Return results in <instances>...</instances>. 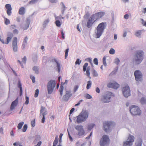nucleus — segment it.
Returning <instances> with one entry per match:
<instances>
[{"mask_svg":"<svg viewBox=\"0 0 146 146\" xmlns=\"http://www.w3.org/2000/svg\"><path fill=\"white\" fill-rule=\"evenodd\" d=\"M26 56H24L22 59V62H21L19 60H18V62H19L20 64L21 65V66H23V65L21 63L25 64L26 61Z\"/></svg>","mask_w":146,"mask_h":146,"instance_id":"5701e85b","label":"nucleus"},{"mask_svg":"<svg viewBox=\"0 0 146 146\" xmlns=\"http://www.w3.org/2000/svg\"><path fill=\"white\" fill-rule=\"evenodd\" d=\"M62 135H63V134L62 133H60V135L59 136V138H60L59 141L60 142H61L62 137Z\"/></svg>","mask_w":146,"mask_h":146,"instance_id":"e2e57ef3","label":"nucleus"},{"mask_svg":"<svg viewBox=\"0 0 146 146\" xmlns=\"http://www.w3.org/2000/svg\"><path fill=\"white\" fill-rule=\"evenodd\" d=\"M92 74L93 76L94 77H96L98 76V74L97 72L94 70H93L92 71Z\"/></svg>","mask_w":146,"mask_h":146,"instance_id":"4c0bfd02","label":"nucleus"},{"mask_svg":"<svg viewBox=\"0 0 146 146\" xmlns=\"http://www.w3.org/2000/svg\"><path fill=\"white\" fill-rule=\"evenodd\" d=\"M38 93H39L38 90L36 89L35 90V97H37L38 96Z\"/></svg>","mask_w":146,"mask_h":146,"instance_id":"a18cd8bd","label":"nucleus"},{"mask_svg":"<svg viewBox=\"0 0 146 146\" xmlns=\"http://www.w3.org/2000/svg\"><path fill=\"white\" fill-rule=\"evenodd\" d=\"M107 86L109 88H112L114 89H117L119 87V85L115 81H113L108 83L107 84Z\"/></svg>","mask_w":146,"mask_h":146,"instance_id":"f8f14e48","label":"nucleus"},{"mask_svg":"<svg viewBox=\"0 0 146 146\" xmlns=\"http://www.w3.org/2000/svg\"><path fill=\"white\" fill-rule=\"evenodd\" d=\"M124 18L126 19H128L129 18V15L128 14H126L124 16Z\"/></svg>","mask_w":146,"mask_h":146,"instance_id":"338daca9","label":"nucleus"},{"mask_svg":"<svg viewBox=\"0 0 146 146\" xmlns=\"http://www.w3.org/2000/svg\"><path fill=\"white\" fill-rule=\"evenodd\" d=\"M122 92L124 96L125 97H127L130 95L129 88L127 85L123 88Z\"/></svg>","mask_w":146,"mask_h":146,"instance_id":"9b49d317","label":"nucleus"},{"mask_svg":"<svg viewBox=\"0 0 146 146\" xmlns=\"http://www.w3.org/2000/svg\"><path fill=\"white\" fill-rule=\"evenodd\" d=\"M88 65V63H86L83 66V70L84 72L86 71V75L90 78H91V77L90 76V66L88 67L86 69V67Z\"/></svg>","mask_w":146,"mask_h":146,"instance_id":"ddd939ff","label":"nucleus"},{"mask_svg":"<svg viewBox=\"0 0 146 146\" xmlns=\"http://www.w3.org/2000/svg\"><path fill=\"white\" fill-rule=\"evenodd\" d=\"M65 10V6L63 4L62 5V11H61L62 14H64Z\"/></svg>","mask_w":146,"mask_h":146,"instance_id":"09e8293b","label":"nucleus"},{"mask_svg":"<svg viewBox=\"0 0 146 146\" xmlns=\"http://www.w3.org/2000/svg\"><path fill=\"white\" fill-rule=\"evenodd\" d=\"M72 94L71 93L70 91H67L66 92L65 95L64 96L66 98H69L72 96Z\"/></svg>","mask_w":146,"mask_h":146,"instance_id":"4be33fe9","label":"nucleus"},{"mask_svg":"<svg viewBox=\"0 0 146 146\" xmlns=\"http://www.w3.org/2000/svg\"><path fill=\"white\" fill-rule=\"evenodd\" d=\"M141 35V31L139 30L135 33V35L138 37H140Z\"/></svg>","mask_w":146,"mask_h":146,"instance_id":"c85d7f7f","label":"nucleus"},{"mask_svg":"<svg viewBox=\"0 0 146 146\" xmlns=\"http://www.w3.org/2000/svg\"><path fill=\"white\" fill-rule=\"evenodd\" d=\"M115 53V50L113 48H111L109 51V53L111 54H113Z\"/></svg>","mask_w":146,"mask_h":146,"instance_id":"79ce46f5","label":"nucleus"},{"mask_svg":"<svg viewBox=\"0 0 146 146\" xmlns=\"http://www.w3.org/2000/svg\"><path fill=\"white\" fill-rule=\"evenodd\" d=\"M68 83V81L67 80H66L64 83L62 82L61 84L59 89L60 93L61 96H62L63 94V91L64 89L63 85L65 84H67Z\"/></svg>","mask_w":146,"mask_h":146,"instance_id":"aec40b11","label":"nucleus"},{"mask_svg":"<svg viewBox=\"0 0 146 146\" xmlns=\"http://www.w3.org/2000/svg\"><path fill=\"white\" fill-rule=\"evenodd\" d=\"M45 110V108L41 106V108L40 110V115L42 116V118L41 120V122L44 123L45 120V115L46 114V111L44 112Z\"/></svg>","mask_w":146,"mask_h":146,"instance_id":"f3484780","label":"nucleus"},{"mask_svg":"<svg viewBox=\"0 0 146 146\" xmlns=\"http://www.w3.org/2000/svg\"><path fill=\"white\" fill-rule=\"evenodd\" d=\"M18 86L19 88H22L20 81H19L18 82Z\"/></svg>","mask_w":146,"mask_h":146,"instance_id":"6e6d98bb","label":"nucleus"},{"mask_svg":"<svg viewBox=\"0 0 146 146\" xmlns=\"http://www.w3.org/2000/svg\"><path fill=\"white\" fill-rule=\"evenodd\" d=\"M75 110V109L74 108H72V109L70 110V114H71Z\"/></svg>","mask_w":146,"mask_h":146,"instance_id":"680f3d73","label":"nucleus"},{"mask_svg":"<svg viewBox=\"0 0 146 146\" xmlns=\"http://www.w3.org/2000/svg\"><path fill=\"white\" fill-rule=\"evenodd\" d=\"M17 37H15L13 38L12 42L13 50L14 52H16L17 50Z\"/></svg>","mask_w":146,"mask_h":146,"instance_id":"4468645a","label":"nucleus"},{"mask_svg":"<svg viewBox=\"0 0 146 146\" xmlns=\"http://www.w3.org/2000/svg\"><path fill=\"white\" fill-rule=\"evenodd\" d=\"M86 60L87 61L89 62H90V64L92 66H93L92 60L91 58H89L86 59Z\"/></svg>","mask_w":146,"mask_h":146,"instance_id":"e433bc0d","label":"nucleus"},{"mask_svg":"<svg viewBox=\"0 0 146 146\" xmlns=\"http://www.w3.org/2000/svg\"><path fill=\"white\" fill-rule=\"evenodd\" d=\"M105 14V13L104 12L101 11L92 15L87 21V27L88 28L90 27L95 21L103 17Z\"/></svg>","mask_w":146,"mask_h":146,"instance_id":"f257e3e1","label":"nucleus"},{"mask_svg":"<svg viewBox=\"0 0 146 146\" xmlns=\"http://www.w3.org/2000/svg\"><path fill=\"white\" fill-rule=\"evenodd\" d=\"M78 88V86L77 85H76L74 86V92H75Z\"/></svg>","mask_w":146,"mask_h":146,"instance_id":"4d7b16f0","label":"nucleus"},{"mask_svg":"<svg viewBox=\"0 0 146 146\" xmlns=\"http://www.w3.org/2000/svg\"><path fill=\"white\" fill-rule=\"evenodd\" d=\"M94 63L96 65H98V59L96 58H94Z\"/></svg>","mask_w":146,"mask_h":146,"instance_id":"49530a36","label":"nucleus"},{"mask_svg":"<svg viewBox=\"0 0 146 146\" xmlns=\"http://www.w3.org/2000/svg\"><path fill=\"white\" fill-rule=\"evenodd\" d=\"M58 141V139H56V138H55V139L54 141L53 145L52 146H56V145L57 144Z\"/></svg>","mask_w":146,"mask_h":146,"instance_id":"ea45409f","label":"nucleus"},{"mask_svg":"<svg viewBox=\"0 0 146 146\" xmlns=\"http://www.w3.org/2000/svg\"><path fill=\"white\" fill-rule=\"evenodd\" d=\"M42 142L41 141H39L37 143V145L35 146H40Z\"/></svg>","mask_w":146,"mask_h":146,"instance_id":"774afa93","label":"nucleus"},{"mask_svg":"<svg viewBox=\"0 0 146 146\" xmlns=\"http://www.w3.org/2000/svg\"><path fill=\"white\" fill-rule=\"evenodd\" d=\"M35 119H34L31 121V124L32 127H34L35 126Z\"/></svg>","mask_w":146,"mask_h":146,"instance_id":"603ef678","label":"nucleus"},{"mask_svg":"<svg viewBox=\"0 0 146 146\" xmlns=\"http://www.w3.org/2000/svg\"><path fill=\"white\" fill-rule=\"evenodd\" d=\"M55 24L56 26L58 27H60L61 25L60 22L58 20H56V21Z\"/></svg>","mask_w":146,"mask_h":146,"instance_id":"a19ab883","label":"nucleus"},{"mask_svg":"<svg viewBox=\"0 0 146 146\" xmlns=\"http://www.w3.org/2000/svg\"><path fill=\"white\" fill-rule=\"evenodd\" d=\"M85 133V131L84 129L78 131V135L79 136H82Z\"/></svg>","mask_w":146,"mask_h":146,"instance_id":"a878e982","label":"nucleus"},{"mask_svg":"<svg viewBox=\"0 0 146 146\" xmlns=\"http://www.w3.org/2000/svg\"><path fill=\"white\" fill-rule=\"evenodd\" d=\"M39 0H32L30 1V3L34 4L37 2Z\"/></svg>","mask_w":146,"mask_h":146,"instance_id":"3c124183","label":"nucleus"},{"mask_svg":"<svg viewBox=\"0 0 146 146\" xmlns=\"http://www.w3.org/2000/svg\"><path fill=\"white\" fill-rule=\"evenodd\" d=\"M140 102L141 103L143 104H146V99L143 97L141 99Z\"/></svg>","mask_w":146,"mask_h":146,"instance_id":"2f4dec72","label":"nucleus"},{"mask_svg":"<svg viewBox=\"0 0 146 146\" xmlns=\"http://www.w3.org/2000/svg\"><path fill=\"white\" fill-rule=\"evenodd\" d=\"M113 96V94L110 92L106 93L104 96L102 100L104 103H107L110 101L111 98Z\"/></svg>","mask_w":146,"mask_h":146,"instance_id":"1a4fd4ad","label":"nucleus"},{"mask_svg":"<svg viewBox=\"0 0 146 146\" xmlns=\"http://www.w3.org/2000/svg\"><path fill=\"white\" fill-rule=\"evenodd\" d=\"M24 124V122H21V123H19L17 126V128L18 129H21L22 127L23 126V125Z\"/></svg>","mask_w":146,"mask_h":146,"instance_id":"7c9ffc66","label":"nucleus"},{"mask_svg":"<svg viewBox=\"0 0 146 146\" xmlns=\"http://www.w3.org/2000/svg\"><path fill=\"white\" fill-rule=\"evenodd\" d=\"M28 39V38L27 37H26L25 38V39L23 42V43H25V44H26L27 43V41Z\"/></svg>","mask_w":146,"mask_h":146,"instance_id":"052dcab7","label":"nucleus"},{"mask_svg":"<svg viewBox=\"0 0 146 146\" xmlns=\"http://www.w3.org/2000/svg\"><path fill=\"white\" fill-rule=\"evenodd\" d=\"M130 112L132 115H140L141 113V110L139 107L136 106H132L130 107Z\"/></svg>","mask_w":146,"mask_h":146,"instance_id":"0eeeda50","label":"nucleus"},{"mask_svg":"<svg viewBox=\"0 0 146 146\" xmlns=\"http://www.w3.org/2000/svg\"><path fill=\"white\" fill-rule=\"evenodd\" d=\"M81 62V60L80 61V59L79 58H78L76 62H75V64H78L79 65L80 64Z\"/></svg>","mask_w":146,"mask_h":146,"instance_id":"de8ad7c7","label":"nucleus"},{"mask_svg":"<svg viewBox=\"0 0 146 146\" xmlns=\"http://www.w3.org/2000/svg\"><path fill=\"white\" fill-rule=\"evenodd\" d=\"M85 97L87 99H90L92 98V96L88 94H87L85 95Z\"/></svg>","mask_w":146,"mask_h":146,"instance_id":"8fccbe9b","label":"nucleus"},{"mask_svg":"<svg viewBox=\"0 0 146 146\" xmlns=\"http://www.w3.org/2000/svg\"><path fill=\"white\" fill-rule=\"evenodd\" d=\"M25 99L26 100V101L25 103V104L26 105H27L28 104L29 102V97L27 96H26Z\"/></svg>","mask_w":146,"mask_h":146,"instance_id":"58836bf2","label":"nucleus"},{"mask_svg":"<svg viewBox=\"0 0 146 146\" xmlns=\"http://www.w3.org/2000/svg\"><path fill=\"white\" fill-rule=\"evenodd\" d=\"M69 49L68 48L66 49L65 50V58L66 59L68 55V52Z\"/></svg>","mask_w":146,"mask_h":146,"instance_id":"37998d69","label":"nucleus"},{"mask_svg":"<svg viewBox=\"0 0 146 146\" xmlns=\"http://www.w3.org/2000/svg\"><path fill=\"white\" fill-rule=\"evenodd\" d=\"M25 9L23 7H21L19 9V13L20 15H23L25 14Z\"/></svg>","mask_w":146,"mask_h":146,"instance_id":"412c9836","label":"nucleus"},{"mask_svg":"<svg viewBox=\"0 0 146 146\" xmlns=\"http://www.w3.org/2000/svg\"><path fill=\"white\" fill-rule=\"evenodd\" d=\"M112 124V123L110 122H105L104 123L103 128L105 132H108L110 130Z\"/></svg>","mask_w":146,"mask_h":146,"instance_id":"9d476101","label":"nucleus"},{"mask_svg":"<svg viewBox=\"0 0 146 146\" xmlns=\"http://www.w3.org/2000/svg\"><path fill=\"white\" fill-rule=\"evenodd\" d=\"M9 36H10L7 37L6 39L0 38V40L3 44H8L11 40L13 35V34L11 33Z\"/></svg>","mask_w":146,"mask_h":146,"instance_id":"2eb2a0df","label":"nucleus"},{"mask_svg":"<svg viewBox=\"0 0 146 146\" xmlns=\"http://www.w3.org/2000/svg\"><path fill=\"white\" fill-rule=\"evenodd\" d=\"M106 26V22H102L100 23L96 29L97 31L95 32L97 38H99L102 35Z\"/></svg>","mask_w":146,"mask_h":146,"instance_id":"f03ea898","label":"nucleus"},{"mask_svg":"<svg viewBox=\"0 0 146 146\" xmlns=\"http://www.w3.org/2000/svg\"><path fill=\"white\" fill-rule=\"evenodd\" d=\"M142 141L141 139H139L137 142L135 143L136 146H141Z\"/></svg>","mask_w":146,"mask_h":146,"instance_id":"72a5a7b5","label":"nucleus"},{"mask_svg":"<svg viewBox=\"0 0 146 146\" xmlns=\"http://www.w3.org/2000/svg\"><path fill=\"white\" fill-rule=\"evenodd\" d=\"M96 91L97 93H100V90L99 88L98 87H97L96 88Z\"/></svg>","mask_w":146,"mask_h":146,"instance_id":"bf43d9fd","label":"nucleus"},{"mask_svg":"<svg viewBox=\"0 0 146 146\" xmlns=\"http://www.w3.org/2000/svg\"><path fill=\"white\" fill-rule=\"evenodd\" d=\"M5 7L7 9V13L8 15H11V13L12 8L11 5L10 4H7L5 5Z\"/></svg>","mask_w":146,"mask_h":146,"instance_id":"a211bd4d","label":"nucleus"},{"mask_svg":"<svg viewBox=\"0 0 146 146\" xmlns=\"http://www.w3.org/2000/svg\"><path fill=\"white\" fill-rule=\"evenodd\" d=\"M18 98H17L15 101L12 102L10 107L11 110H12L14 109L15 107L17 106L18 103Z\"/></svg>","mask_w":146,"mask_h":146,"instance_id":"6ab92c4d","label":"nucleus"},{"mask_svg":"<svg viewBox=\"0 0 146 146\" xmlns=\"http://www.w3.org/2000/svg\"><path fill=\"white\" fill-rule=\"evenodd\" d=\"M5 24L6 25H8L10 23V21L9 19L4 17Z\"/></svg>","mask_w":146,"mask_h":146,"instance_id":"c756f323","label":"nucleus"},{"mask_svg":"<svg viewBox=\"0 0 146 146\" xmlns=\"http://www.w3.org/2000/svg\"><path fill=\"white\" fill-rule=\"evenodd\" d=\"M33 70H34L36 74H38V67L35 66L33 68Z\"/></svg>","mask_w":146,"mask_h":146,"instance_id":"473e14b6","label":"nucleus"},{"mask_svg":"<svg viewBox=\"0 0 146 146\" xmlns=\"http://www.w3.org/2000/svg\"><path fill=\"white\" fill-rule=\"evenodd\" d=\"M56 82L54 80H50L49 81L47 86L48 94H51L52 93L56 86Z\"/></svg>","mask_w":146,"mask_h":146,"instance_id":"39448f33","label":"nucleus"},{"mask_svg":"<svg viewBox=\"0 0 146 146\" xmlns=\"http://www.w3.org/2000/svg\"><path fill=\"white\" fill-rule=\"evenodd\" d=\"M30 78L31 79L32 82L33 83H34L35 82V78L34 76H32V75L31 76Z\"/></svg>","mask_w":146,"mask_h":146,"instance_id":"5fc2aeb1","label":"nucleus"},{"mask_svg":"<svg viewBox=\"0 0 146 146\" xmlns=\"http://www.w3.org/2000/svg\"><path fill=\"white\" fill-rule=\"evenodd\" d=\"M13 33L14 34H17L18 33V31L17 29H15L13 31Z\"/></svg>","mask_w":146,"mask_h":146,"instance_id":"13d9d810","label":"nucleus"},{"mask_svg":"<svg viewBox=\"0 0 146 146\" xmlns=\"http://www.w3.org/2000/svg\"><path fill=\"white\" fill-rule=\"evenodd\" d=\"M88 113L86 111H82L80 114L77 117L76 121L78 123L86 121L88 116Z\"/></svg>","mask_w":146,"mask_h":146,"instance_id":"7ed1b4c3","label":"nucleus"},{"mask_svg":"<svg viewBox=\"0 0 146 146\" xmlns=\"http://www.w3.org/2000/svg\"><path fill=\"white\" fill-rule=\"evenodd\" d=\"M106 58L105 56H104L103 58V64L105 66H106Z\"/></svg>","mask_w":146,"mask_h":146,"instance_id":"c03bdc74","label":"nucleus"},{"mask_svg":"<svg viewBox=\"0 0 146 146\" xmlns=\"http://www.w3.org/2000/svg\"><path fill=\"white\" fill-rule=\"evenodd\" d=\"M95 126V125L93 124H91L88 125V129L90 130Z\"/></svg>","mask_w":146,"mask_h":146,"instance_id":"f704fd0d","label":"nucleus"},{"mask_svg":"<svg viewBox=\"0 0 146 146\" xmlns=\"http://www.w3.org/2000/svg\"><path fill=\"white\" fill-rule=\"evenodd\" d=\"M144 52L142 51H138L137 52L134 60L137 64L140 63L143 59Z\"/></svg>","mask_w":146,"mask_h":146,"instance_id":"20e7f679","label":"nucleus"},{"mask_svg":"<svg viewBox=\"0 0 146 146\" xmlns=\"http://www.w3.org/2000/svg\"><path fill=\"white\" fill-rule=\"evenodd\" d=\"M141 20L142 21V25L146 27V21H145L143 19H141Z\"/></svg>","mask_w":146,"mask_h":146,"instance_id":"864d4df0","label":"nucleus"},{"mask_svg":"<svg viewBox=\"0 0 146 146\" xmlns=\"http://www.w3.org/2000/svg\"><path fill=\"white\" fill-rule=\"evenodd\" d=\"M135 140L134 137L129 134L127 138V140L123 142V146H131L133 145V143Z\"/></svg>","mask_w":146,"mask_h":146,"instance_id":"423d86ee","label":"nucleus"},{"mask_svg":"<svg viewBox=\"0 0 146 146\" xmlns=\"http://www.w3.org/2000/svg\"><path fill=\"white\" fill-rule=\"evenodd\" d=\"M27 128V124H25L23 126L22 131L23 132H25Z\"/></svg>","mask_w":146,"mask_h":146,"instance_id":"c9c22d12","label":"nucleus"},{"mask_svg":"<svg viewBox=\"0 0 146 146\" xmlns=\"http://www.w3.org/2000/svg\"><path fill=\"white\" fill-rule=\"evenodd\" d=\"M92 132H91L90 133V134L89 135L88 137H87L86 138V139H90V137L92 135Z\"/></svg>","mask_w":146,"mask_h":146,"instance_id":"69168bd1","label":"nucleus"},{"mask_svg":"<svg viewBox=\"0 0 146 146\" xmlns=\"http://www.w3.org/2000/svg\"><path fill=\"white\" fill-rule=\"evenodd\" d=\"M92 82L91 81H88L87 82V84L86 86V88L87 89H90L92 85Z\"/></svg>","mask_w":146,"mask_h":146,"instance_id":"393cba45","label":"nucleus"},{"mask_svg":"<svg viewBox=\"0 0 146 146\" xmlns=\"http://www.w3.org/2000/svg\"><path fill=\"white\" fill-rule=\"evenodd\" d=\"M54 61L56 62L57 64V66L58 69V72H60V65L59 63L57 62V60L56 59H54Z\"/></svg>","mask_w":146,"mask_h":146,"instance_id":"b1692460","label":"nucleus"},{"mask_svg":"<svg viewBox=\"0 0 146 146\" xmlns=\"http://www.w3.org/2000/svg\"><path fill=\"white\" fill-rule=\"evenodd\" d=\"M109 143L110 139L106 135H104L100 141V146L107 145H108Z\"/></svg>","mask_w":146,"mask_h":146,"instance_id":"6e6552de","label":"nucleus"},{"mask_svg":"<svg viewBox=\"0 0 146 146\" xmlns=\"http://www.w3.org/2000/svg\"><path fill=\"white\" fill-rule=\"evenodd\" d=\"M61 35L62 38L64 39V34L62 31H61Z\"/></svg>","mask_w":146,"mask_h":146,"instance_id":"0e129e2a","label":"nucleus"},{"mask_svg":"<svg viewBox=\"0 0 146 146\" xmlns=\"http://www.w3.org/2000/svg\"><path fill=\"white\" fill-rule=\"evenodd\" d=\"M75 128L78 131L83 129V126L82 125H77L75 127Z\"/></svg>","mask_w":146,"mask_h":146,"instance_id":"bb28decb","label":"nucleus"},{"mask_svg":"<svg viewBox=\"0 0 146 146\" xmlns=\"http://www.w3.org/2000/svg\"><path fill=\"white\" fill-rule=\"evenodd\" d=\"M30 22L29 21H28L27 23L24 25L23 28L25 30L27 29L29 27V25Z\"/></svg>","mask_w":146,"mask_h":146,"instance_id":"cd10ccee","label":"nucleus"},{"mask_svg":"<svg viewBox=\"0 0 146 146\" xmlns=\"http://www.w3.org/2000/svg\"><path fill=\"white\" fill-rule=\"evenodd\" d=\"M134 76L137 81H141L142 80V74L139 71H135L134 72Z\"/></svg>","mask_w":146,"mask_h":146,"instance_id":"dca6fc26","label":"nucleus"}]
</instances>
